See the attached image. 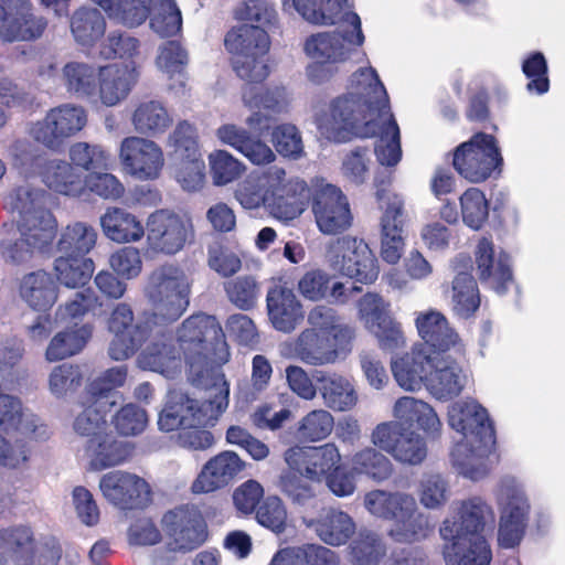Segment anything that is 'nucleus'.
Masks as SVG:
<instances>
[{
  "instance_id": "49",
  "label": "nucleus",
  "mask_w": 565,
  "mask_h": 565,
  "mask_svg": "<svg viewBox=\"0 0 565 565\" xmlns=\"http://www.w3.org/2000/svg\"><path fill=\"white\" fill-rule=\"evenodd\" d=\"M42 179L49 189L64 195L76 196L84 190L82 175L63 160L49 161L42 171Z\"/></svg>"
},
{
  "instance_id": "33",
  "label": "nucleus",
  "mask_w": 565,
  "mask_h": 565,
  "mask_svg": "<svg viewBox=\"0 0 565 565\" xmlns=\"http://www.w3.org/2000/svg\"><path fill=\"white\" fill-rule=\"evenodd\" d=\"M136 78L127 66L109 64L99 67L96 83V100L106 106H115L125 99L131 90Z\"/></svg>"
},
{
  "instance_id": "43",
  "label": "nucleus",
  "mask_w": 565,
  "mask_h": 565,
  "mask_svg": "<svg viewBox=\"0 0 565 565\" xmlns=\"http://www.w3.org/2000/svg\"><path fill=\"white\" fill-rule=\"evenodd\" d=\"M92 334L93 326L89 323L57 332L46 348V360L56 362L79 353L86 347Z\"/></svg>"
},
{
  "instance_id": "57",
  "label": "nucleus",
  "mask_w": 565,
  "mask_h": 565,
  "mask_svg": "<svg viewBox=\"0 0 565 565\" xmlns=\"http://www.w3.org/2000/svg\"><path fill=\"white\" fill-rule=\"evenodd\" d=\"M462 222L473 231L483 227L489 218L490 204L478 188H468L459 198Z\"/></svg>"
},
{
  "instance_id": "17",
  "label": "nucleus",
  "mask_w": 565,
  "mask_h": 565,
  "mask_svg": "<svg viewBox=\"0 0 565 565\" xmlns=\"http://www.w3.org/2000/svg\"><path fill=\"white\" fill-rule=\"evenodd\" d=\"M359 313L382 350L395 351L405 345L402 324L390 315L388 303L380 295L365 294L359 300Z\"/></svg>"
},
{
  "instance_id": "25",
  "label": "nucleus",
  "mask_w": 565,
  "mask_h": 565,
  "mask_svg": "<svg viewBox=\"0 0 565 565\" xmlns=\"http://www.w3.org/2000/svg\"><path fill=\"white\" fill-rule=\"evenodd\" d=\"M245 468V462L231 450H224L212 457L193 481V493H210L226 487Z\"/></svg>"
},
{
  "instance_id": "24",
  "label": "nucleus",
  "mask_w": 565,
  "mask_h": 565,
  "mask_svg": "<svg viewBox=\"0 0 565 565\" xmlns=\"http://www.w3.org/2000/svg\"><path fill=\"white\" fill-rule=\"evenodd\" d=\"M445 540H450L444 546V558L448 565H489L492 552L483 535L462 536L454 535V529L446 524L440 527Z\"/></svg>"
},
{
  "instance_id": "23",
  "label": "nucleus",
  "mask_w": 565,
  "mask_h": 565,
  "mask_svg": "<svg viewBox=\"0 0 565 565\" xmlns=\"http://www.w3.org/2000/svg\"><path fill=\"white\" fill-rule=\"evenodd\" d=\"M294 8L305 20L313 24L333 25L340 21L349 22L355 31V45L361 46L364 34L358 13L345 11L348 0H295Z\"/></svg>"
},
{
  "instance_id": "8",
  "label": "nucleus",
  "mask_w": 565,
  "mask_h": 565,
  "mask_svg": "<svg viewBox=\"0 0 565 565\" xmlns=\"http://www.w3.org/2000/svg\"><path fill=\"white\" fill-rule=\"evenodd\" d=\"M451 163L461 178L480 183L501 171L503 159L495 137L479 131L454 149Z\"/></svg>"
},
{
  "instance_id": "41",
  "label": "nucleus",
  "mask_w": 565,
  "mask_h": 565,
  "mask_svg": "<svg viewBox=\"0 0 565 565\" xmlns=\"http://www.w3.org/2000/svg\"><path fill=\"white\" fill-rule=\"evenodd\" d=\"M339 555L319 544H303L278 551L269 565H339Z\"/></svg>"
},
{
  "instance_id": "61",
  "label": "nucleus",
  "mask_w": 565,
  "mask_h": 565,
  "mask_svg": "<svg viewBox=\"0 0 565 565\" xmlns=\"http://www.w3.org/2000/svg\"><path fill=\"white\" fill-rule=\"evenodd\" d=\"M210 172L215 185H225L237 180L245 166L226 150H215L209 156Z\"/></svg>"
},
{
  "instance_id": "19",
  "label": "nucleus",
  "mask_w": 565,
  "mask_h": 565,
  "mask_svg": "<svg viewBox=\"0 0 565 565\" xmlns=\"http://www.w3.org/2000/svg\"><path fill=\"white\" fill-rule=\"evenodd\" d=\"M284 459L289 468L296 469L308 480L322 482L341 461V455L332 443L321 446L296 445L285 451Z\"/></svg>"
},
{
  "instance_id": "15",
  "label": "nucleus",
  "mask_w": 565,
  "mask_h": 565,
  "mask_svg": "<svg viewBox=\"0 0 565 565\" xmlns=\"http://www.w3.org/2000/svg\"><path fill=\"white\" fill-rule=\"evenodd\" d=\"M263 179L269 206L278 217L292 220L302 213L310 194L306 181L298 178L286 180L285 169L276 166L268 168Z\"/></svg>"
},
{
  "instance_id": "16",
  "label": "nucleus",
  "mask_w": 565,
  "mask_h": 565,
  "mask_svg": "<svg viewBox=\"0 0 565 565\" xmlns=\"http://www.w3.org/2000/svg\"><path fill=\"white\" fill-rule=\"evenodd\" d=\"M87 121L81 106L61 105L50 109L45 117L31 128L33 139L51 150H60L65 141L81 131Z\"/></svg>"
},
{
  "instance_id": "11",
  "label": "nucleus",
  "mask_w": 565,
  "mask_h": 565,
  "mask_svg": "<svg viewBox=\"0 0 565 565\" xmlns=\"http://www.w3.org/2000/svg\"><path fill=\"white\" fill-rule=\"evenodd\" d=\"M448 424L460 433L472 452L486 455L495 446V429L488 411L476 401L454 403L448 409Z\"/></svg>"
},
{
  "instance_id": "3",
  "label": "nucleus",
  "mask_w": 565,
  "mask_h": 565,
  "mask_svg": "<svg viewBox=\"0 0 565 565\" xmlns=\"http://www.w3.org/2000/svg\"><path fill=\"white\" fill-rule=\"evenodd\" d=\"M361 78L369 81L366 94L348 93L334 98L329 113L319 121V129L329 140L347 142L351 139L372 138L377 136L379 124L367 119V114L377 111L379 117L390 113V102L386 89L372 67H361L352 74L351 87H359Z\"/></svg>"
},
{
  "instance_id": "13",
  "label": "nucleus",
  "mask_w": 565,
  "mask_h": 565,
  "mask_svg": "<svg viewBox=\"0 0 565 565\" xmlns=\"http://www.w3.org/2000/svg\"><path fill=\"white\" fill-rule=\"evenodd\" d=\"M162 527L169 545L175 552H191L203 545L207 537V524L198 507L180 504L162 516Z\"/></svg>"
},
{
  "instance_id": "18",
  "label": "nucleus",
  "mask_w": 565,
  "mask_h": 565,
  "mask_svg": "<svg viewBox=\"0 0 565 565\" xmlns=\"http://www.w3.org/2000/svg\"><path fill=\"white\" fill-rule=\"evenodd\" d=\"M312 212L319 231L328 235L343 233L353 220L348 198L340 188L330 183L316 189Z\"/></svg>"
},
{
  "instance_id": "60",
  "label": "nucleus",
  "mask_w": 565,
  "mask_h": 565,
  "mask_svg": "<svg viewBox=\"0 0 565 565\" xmlns=\"http://www.w3.org/2000/svg\"><path fill=\"white\" fill-rule=\"evenodd\" d=\"M73 164L86 171H107L111 168L110 154L100 146L76 142L70 149Z\"/></svg>"
},
{
  "instance_id": "32",
  "label": "nucleus",
  "mask_w": 565,
  "mask_h": 565,
  "mask_svg": "<svg viewBox=\"0 0 565 565\" xmlns=\"http://www.w3.org/2000/svg\"><path fill=\"white\" fill-rule=\"evenodd\" d=\"M306 524L322 542L331 546L345 544L355 533L352 518L333 508L323 509L318 518L308 520Z\"/></svg>"
},
{
  "instance_id": "59",
  "label": "nucleus",
  "mask_w": 565,
  "mask_h": 565,
  "mask_svg": "<svg viewBox=\"0 0 565 565\" xmlns=\"http://www.w3.org/2000/svg\"><path fill=\"white\" fill-rule=\"evenodd\" d=\"M334 418L330 412L312 409L298 423L297 435L301 440L316 443L326 439L333 430Z\"/></svg>"
},
{
  "instance_id": "14",
  "label": "nucleus",
  "mask_w": 565,
  "mask_h": 565,
  "mask_svg": "<svg viewBox=\"0 0 565 565\" xmlns=\"http://www.w3.org/2000/svg\"><path fill=\"white\" fill-rule=\"evenodd\" d=\"M372 443L396 461L408 466L420 465L428 452L426 440L401 422L379 424L372 433Z\"/></svg>"
},
{
  "instance_id": "26",
  "label": "nucleus",
  "mask_w": 565,
  "mask_h": 565,
  "mask_svg": "<svg viewBox=\"0 0 565 565\" xmlns=\"http://www.w3.org/2000/svg\"><path fill=\"white\" fill-rule=\"evenodd\" d=\"M530 513V504L524 494L511 491L501 502L498 541L504 548H513L520 544L525 534Z\"/></svg>"
},
{
  "instance_id": "37",
  "label": "nucleus",
  "mask_w": 565,
  "mask_h": 565,
  "mask_svg": "<svg viewBox=\"0 0 565 565\" xmlns=\"http://www.w3.org/2000/svg\"><path fill=\"white\" fill-rule=\"evenodd\" d=\"M100 226L105 236L116 243L138 242L145 236L141 221L121 207H108L100 216Z\"/></svg>"
},
{
  "instance_id": "4",
  "label": "nucleus",
  "mask_w": 565,
  "mask_h": 565,
  "mask_svg": "<svg viewBox=\"0 0 565 565\" xmlns=\"http://www.w3.org/2000/svg\"><path fill=\"white\" fill-rule=\"evenodd\" d=\"M175 334L193 382L207 386L211 379L213 383L218 374L215 366L230 360L226 337L216 317L195 312L181 322Z\"/></svg>"
},
{
  "instance_id": "48",
  "label": "nucleus",
  "mask_w": 565,
  "mask_h": 565,
  "mask_svg": "<svg viewBox=\"0 0 565 565\" xmlns=\"http://www.w3.org/2000/svg\"><path fill=\"white\" fill-rule=\"evenodd\" d=\"M2 18L4 15H1ZM47 26V20L31 10L17 13L3 22L0 19V36L9 42L33 41L39 39Z\"/></svg>"
},
{
  "instance_id": "31",
  "label": "nucleus",
  "mask_w": 565,
  "mask_h": 565,
  "mask_svg": "<svg viewBox=\"0 0 565 565\" xmlns=\"http://www.w3.org/2000/svg\"><path fill=\"white\" fill-rule=\"evenodd\" d=\"M312 377L328 408L334 412H347L355 406L358 395L347 377L335 372L323 370H315Z\"/></svg>"
},
{
  "instance_id": "9",
  "label": "nucleus",
  "mask_w": 565,
  "mask_h": 565,
  "mask_svg": "<svg viewBox=\"0 0 565 565\" xmlns=\"http://www.w3.org/2000/svg\"><path fill=\"white\" fill-rule=\"evenodd\" d=\"M330 266L361 284H373L380 274L376 256L367 243L350 235L331 241L326 248Z\"/></svg>"
},
{
  "instance_id": "10",
  "label": "nucleus",
  "mask_w": 565,
  "mask_h": 565,
  "mask_svg": "<svg viewBox=\"0 0 565 565\" xmlns=\"http://www.w3.org/2000/svg\"><path fill=\"white\" fill-rule=\"evenodd\" d=\"M18 231L19 238L3 239L0 243L2 255L17 265L29 262L35 253L44 252L52 245L57 223L49 210L39 211L31 217L19 221Z\"/></svg>"
},
{
  "instance_id": "22",
  "label": "nucleus",
  "mask_w": 565,
  "mask_h": 565,
  "mask_svg": "<svg viewBox=\"0 0 565 565\" xmlns=\"http://www.w3.org/2000/svg\"><path fill=\"white\" fill-rule=\"evenodd\" d=\"M473 254L479 279L490 281L497 292L504 294L513 281L510 255L503 249L497 252L491 236H482Z\"/></svg>"
},
{
  "instance_id": "5",
  "label": "nucleus",
  "mask_w": 565,
  "mask_h": 565,
  "mask_svg": "<svg viewBox=\"0 0 565 565\" xmlns=\"http://www.w3.org/2000/svg\"><path fill=\"white\" fill-rule=\"evenodd\" d=\"M210 391L204 401L192 398L182 391H171L159 414V429L170 433L193 424L215 425L230 402V384L224 374L214 376Z\"/></svg>"
},
{
  "instance_id": "56",
  "label": "nucleus",
  "mask_w": 565,
  "mask_h": 565,
  "mask_svg": "<svg viewBox=\"0 0 565 565\" xmlns=\"http://www.w3.org/2000/svg\"><path fill=\"white\" fill-rule=\"evenodd\" d=\"M57 280L68 287L78 288L86 285L94 271V263L86 257L58 256L54 262Z\"/></svg>"
},
{
  "instance_id": "44",
  "label": "nucleus",
  "mask_w": 565,
  "mask_h": 565,
  "mask_svg": "<svg viewBox=\"0 0 565 565\" xmlns=\"http://www.w3.org/2000/svg\"><path fill=\"white\" fill-rule=\"evenodd\" d=\"M92 451L90 466L95 470H104L127 461L134 451L130 443L118 439L113 434H104L98 438L93 447H87Z\"/></svg>"
},
{
  "instance_id": "34",
  "label": "nucleus",
  "mask_w": 565,
  "mask_h": 565,
  "mask_svg": "<svg viewBox=\"0 0 565 565\" xmlns=\"http://www.w3.org/2000/svg\"><path fill=\"white\" fill-rule=\"evenodd\" d=\"M394 414L411 426L416 425L430 439H438L441 422L435 409L426 402L411 396L399 397L394 406Z\"/></svg>"
},
{
  "instance_id": "47",
  "label": "nucleus",
  "mask_w": 565,
  "mask_h": 565,
  "mask_svg": "<svg viewBox=\"0 0 565 565\" xmlns=\"http://www.w3.org/2000/svg\"><path fill=\"white\" fill-rule=\"evenodd\" d=\"M105 31L106 20L96 8L82 7L71 17V32L82 46H93L104 36Z\"/></svg>"
},
{
  "instance_id": "51",
  "label": "nucleus",
  "mask_w": 565,
  "mask_h": 565,
  "mask_svg": "<svg viewBox=\"0 0 565 565\" xmlns=\"http://www.w3.org/2000/svg\"><path fill=\"white\" fill-rule=\"evenodd\" d=\"M96 239L97 233L93 226L76 222L64 228L56 247L61 256L86 257Z\"/></svg>"
},
{
  "instance_id": "2",
  "label": "nucleus",
  "mask_w": 565,
  "mask_h": 565,
  "mask_svg": "<svg viewBox=\"0 0 565 565\" xmlns=\"http://www.w3.org/2000/svg\"><path fill=\"white\" fill-rule=\"evenodd\" d=\"M415 326L422 342L411 353L392 361L396 382L407 391H415L424 384L440 401L457 397L463 390L460 369L455 362H447L446 354L462 347L458 333L436 310L419 312Z\"/></svg>"
},
{
  "instance_id": "30",
  "label": "nucleus",
  "mask_w": 565,
  "mask_h": 565,
  "mask_svg": "<svg viewBox=\"0 0 565 565\" xmlns=\"http://www.w3.org/2000/svg\"><path fill=\"white\" fill-rule=\"evenodd\" d=\"M216 136L223 143L241 152L253 164L265 166L276 159V154L266 142L243 127L225 124L217 128Z\"/></svg>"
},
{
  "instance_id": "46",
  "label": "nucleus",
  "mask_w": 565,
  "mask_h": 565,
  "mask_svg": "<svg viewBox=\"0 0 565 565\" xmlns=\"http://www.w3.org/2000/svg\"><path fill=\"white\" fill-rule=\"evenodd\" d=\"M492 516L491 508L480 498H471L462 501L459 508V519L455 522L445 521L454 529V535L480 536L482 535L486 519Z\"/></svg>"
},
{
  "instance_id": "12",
  "label": "nucleus",
  "mask_w": 565,
  "mask_h": 565,
  "mask_svg": "<svg viewBox=\"0 0 565 565\" xmlns=\"http://www.w3.org/2000/svg\"><path fill=\"white\" fill-rule=\"evenodd\" d=\"M193 239L194 227L190 218L163 209L148 216L147 242L154 253L175 255Z\"/></svg>"
},
{
  "instance_id": "1",
  "label": "nucleus",
  "mask_w": 565,
  "mask_h": 565,
  "mask_svg": "<svg viewBox=\"0 0 565 565\" xmlns=\"http://www.w3.org/2000/svg\"><path fill=\"white\" fill-rule=\"evenodd\" d=\"M146 296L151 308L142 311L136 324L130 305L120 302L113 309L108 330L114 338L108 354L111 360L124 361L149 341L139 361L145 369L163 373L174 359L169 327L186 311L191 284L180 266L167 263L150 274Z\"/></svg>"
},
{
  "instance_id": "36",
  "label": "nucleus",
  "mask_w": 565,
  "mask_h": 565,
  "mask_svg": "<svg viewBox=\"0 0 565 565\" xmlns=\"http://www.w3.org/2000/svg\"><path fill=\"white\" fill-rule=\"evenodd\" d=\"M0 550L15 565H33L38 552L34 532L22 524L0 529Z\"/></svg>"
},
{
  "instance_id": "39",
  "label": "nucleus",
  "mask_w": 565,
  "mask_h": 565,
  "mask_svg": "<svg viewBox=\"0 0 565 565\" xmlns=\"http://www.w3.org/2000/svg\"><path fill=\"white\" fill-rule=\"evenodd\" d=\"M106 15L127 28L143 24L153 11L154 0H92Z\"/></svg>"
},
{
  "instance_id": "21",
  "label": "nucleus",
  "mask_w": 565,
  "mask_h": 565,
  "mask_svg": "<svg viewBox=\"0 0 565 565\" xmlns=\"http://www.w3.org/2000/svg\"><path fill=\"white\" fill-rule=\"evenodd\" d=\"M104 498L121 510L141 508L149 495V486L140 477L115 470L105 473L99 481Z\"/></svg>"
},
{
  "instance_id": "38",
  "label": "nucleus",
  "mask_w": 565,
  "mask_h": 565,
  "mask_svg": "<svg viewBox=\"0 0 565 565\" xmlns=\"http://www.w3.org/2000/svg\"><path fill=\"white\" fill-rule=\"evenodd\" d=\"M19 292L30 308L46 312L57 299L55 282L50 274L36 270L23 276Z\"/></svg>"
},
{
  "instance_id": "53",
  "label": "nucleus",
  "mask_w": 565,
  "mask_h": 565,
  "mask_svg": "<svg viewBox=\"0 0 565 565\" xmlns=\"http://www.w3.org/2000/svg\"><path fill=\"white\" fill-rule=\"evenodd\" d=\"M132 122L140 134L157 136L170 127L172 119L160 102L149 100L139 104L134 111Z\"/></svg>"
},
{
  "instance_id": "54",
  "label": "nucleus",
  "mask_w": 565,
  "mask_h": 565,
  "mask_svg": "<svg viewBox=\"0 0 565 565\" xmlns=\"http://www.w3.org/2000/svg\"><path fill=\"white\" fill-rule=\"evenodd\" d=\"M387 115L386 122L377 128L380 135L374 152L380 164L394 167L402 158L401 132L393 114L390 111Z\"/></svg>"
},
{
  "instance_id": "6",
  "label": "nucleus",
  "mask_w": 565,
  "mask_h": 565,
  "mask_svg": "<svg viewBox=\"0 0 565 565\" xmlns=\"http://www.w3.org/2000/svg\"><path fill=\"white\" fill-rule=\"evenodd\" d=\"M364 505L371 514L397 524V529L391 532L397 542H419L434 532L428 518L418 512L412 494L376 489L365 494Z\"/></svg>"
},
{
  "instance_id": "55",
  "label": "nucleus",
  "mask_w": 565,
  "mask_h": 565,
  "mask_svg": "<svg viewBox=\"0 0 565 565\" xmlns=\"http://www.w3.org/2000/svg\"><path fill=\"white\" fill-rule=\"evenodd\" d=\"M352 472L363 475L376 482L387 480L393 473V463L381 451L367 447L358 451L351 459Z\"/></svg>"
},
{
  "instance_id": "27",
  "label": "nucleus",
  "mask_w": 565,
  "mask_h": 565,
  "mask_svg": "<svg viewBox=\"0 0 565 565\" xmlns=\"http://www.w3.org/2000/svg\"><path fill=\"white\" fill-rule=\"evenodd\" d=\"M266 308L273 327L284 333L292 332L305 317L302 303L294 290L280 285L268 289Z\"/></svg>"
},
{
  "instance_id": "45",
  "label": "nucleus",
  "mask_w": 565,
  "mask_h": 565,
  "mask_svg": "<svg viewBox=\"0 0 565 565\" xmlns=\"http://www.w3.org/2000/svg\"><path fill=\"white\" fill-rule=\"evenodd\" d=\"M62 73L64 85L70 94L96 102L99 67L83 62H68L64 65Z\"/></svg>"
},
{
  "instance_id": "64",
  "label": "nucleus",
  "mask_w": 565,
  "mask_h": 565,
  "mask_svg": "<svg viewBox=\"0 0 565 565\" xmlns=\"http://www.w3.org/2000/svg\"><path fill=\"white\" fill-rule=\"evenodd\" d=\"M384 554L381 539L372 532H360L351 544V555L358 565H377Z\"/></svg>"
},
{
  "instance_id": "20",
  "label": "nucleus",
  "mask_w": 565,
  "mask_h": 565,
  "mask_svg": "<svg viewBox=\"0 0 565 565\" xmlns=\"http://www.w3.org/2000/svg\"><path fill=\"white\" fill-rule=\"evenodd\" d=\"M119 158L129 174L145 181L157 179L164 164L161 148L154 141L141 137L125 138Z\"/></svg>"
},
{
  "instance_id": "29",
  "label": "nucleus",
  "mask_w": 565,
  "mask_h": 565,
  "mask_svg": "<svg viewBox=\"0 0 565 565\" xmlns=\"http://www.w3.org/2000/svg\"><path fill=\"white\" fill-rule=\"evenodd\" d=\"M404 203L394 198L385 207L381 218V256L384 262L395 265L404 252Z\"/></svg>"
},
{
  "instance_id": "35",
  "label": "nucleus",
  "mask_w": 565,
  "mask_h": 565,
  "mask_svg": "<svg viewBox=\"0 0 565 565\" xmlns=\"http://www.w3.org/2000/svg\"><path fill=\"white\" fill-rule=\"evenodd\" d=\"M309 329H316V332L330 337L340 348H352L355 339V328L343 321V318L335 309L318 305L308 313Z\"/></svg>"
},
{
  "instance_id": "63",
  "label": "nucleus",
  "mask_w": 565,
  "mask_h": 565,
  "mask_svg": "<svg viewBox=\"0 0 565 565\" xmlns=\"http://www.w3.org/2000/svg\"><path fill=\"white\" fill-rule=\"evenodd\" d=\"M302 477H305L302 473L289 468L282 470L276 481L280 492L298 504H305L315 498L313 488Z\"/></svg>"
},
{
  "instance_id": "52",
  "label": "nucleus",
  "mask_w": 565,
  "mask_h": 565,
  "mask_svg": "<svg viewBox=\"0 0 565 565\" xmlns=\"http://www.w3.org/2000/svg\"><path fill=\"white\" fill-rule=\"evenodd\" d=\"M345 41H351L339 32H321L311 35L305 43V51L312 60L342 62L347 58Z\"/></svg>"
},
{
  "instance_id": "58",
  "label": "nucleus",
  "mask_w": 565,
  "mask_h": 565,
  "mask_svg": "<svg viewBox=\"0 0 565 565\" xmlns=\"http://www.w3.org/2000/svg\"><path fill=\"white\" fill-rule=\"evenodd\" d=\"M151 29L161 38L177 35L182 29V15L174 0H154Z\"/></svg>"
},
{
  "instance_id": "62",
  "label": "nucleus",
  "mask_w": 565,
  "mask_h": 565,
  "mask_svg": "<svg viewBox=\"0 0 565 565\" xmlns=\"http://www.w3.org/2000/svg\"><path fill=\"white\" fill-rule=\"evenodd\" d=\"M228 300L241 310H250L256 306L258 284L252 276H241L224 284Z\"/></svg>"
},
{
  "instance_id": "28",
  "label": "nucleus",
  "mask_w": 565,
  "mask_h": 565,
  "mask_svg": "<svg viewBox=\"0 0 565 565\" xmlns=\"http://www.w3.org/2000/svg\"><path fill=\"white\" fill-rule=\"evenodd\" d=\"M352 348H340L330 337L306 328L294 343L295 355L303 363L320 366L334 363L341 353H348Z\"/></svg>"
},
{
  "instance_id": "42",
  "label": "nucleus",
  "mask_w": 565,
  "mask_h": 565,
  "mask_svg": "<svg viewBox=\"0 0 565 565\" xmlns=\"http://www.w3.org/2000/svg\"><path fill=\"white\" fill-rule=\"evenodd\" d=\"M454 312L463 319L475 316L480 307V291L477 280L468 270H459L450 286Z\"/></svg>"
},
{
  "instance_id": "50",
  "label": "nucleus",
  "mask_w": 565,
  "mask_h": 565,
  "mask_svg": "<svg viewBox=\"0 0 565 565\" xmlns=\"http://www.w3.org/2000/svg\"><path fill=\"white\" fill-rule=\"evenodd\" d=\"M188 63V52L179 41L170 40L160 46L157 65L170 81H175L170 85L171 89L185 87Z\"/></svg>"
},
{
  "instance_id": "7",
  "label": "nucleus",
  "mask_w": 565,
  "mask_h": 565,
  "mask_svg": "<svg viewBox=\"0 0 565 565\" xmlns=\"http://www.w3.org/2000/svg\"><path fill=\"white\" fill-rule=\"evenodd\" d=\"M224 46L231 55L236 75L249 84L263 83L269 75L265 55L269 51L268 33L259 25L233 26L224 38Z\"/></svg>"
},
{
  "instance_id": "40",
  "label": "nucleus",
  "mask_w": 565,
  "mask_h": 565,
  "mask_svg": "<svg viewBox=\"0 0 565 565\" xmlns=\"http://www.w3.org/2000/svg\"><path fill=\"white\" fill-rule=\"evenodd\" d=\"M89 404L79 413L73 424L74 430L88 438L87 447H93L98 438L106 434L107 414L116 401H103L89 395Z\"/></svg>"
}]
</instances>
